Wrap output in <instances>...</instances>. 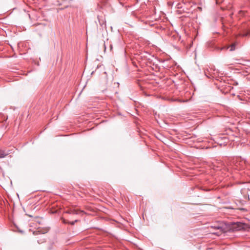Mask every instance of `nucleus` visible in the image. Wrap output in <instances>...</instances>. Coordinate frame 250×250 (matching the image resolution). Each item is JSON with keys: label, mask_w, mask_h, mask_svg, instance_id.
<instances>
[{"label": "nucleus", "mask_w": 250, "mask_h": 250, "mask_svg": "<svg viewBox=\"0 0 250 250\" xmlns=\"http://www.w3.org/2000/svg\"><path fill=\"white\" fill-rule=\"evenodd\" d=\"M235 49V46L234 45H232L230 46V51H233Z\"/></svg>", "instance_id": "obj_8"}, {"label": "nucleus", "mask_w": 250, "mask_h": 250, "mask_svg": "<svg viewBox=\"0 0 250 250\" xmlns=\"http://www.w3.org/2000/svg\"><path fill=\"white\" fill-rule=\"evenodd\" d=\"M250 34V23L246 22L242 25L240 28L239 35L246 37Z\"/></svg>", "instance_id": "obj_2"}, {"label": "nucleus", "mask_w": 250, "mask_h": 250, "mask_svg": "<svg viewBox=\"0 0 250 250\" xmlns=\"http://www.w3.org/2000/svg\"><path fill=\"white\" fill-rule=\"evenodd\" d=\"M49 230V229L48 228H44V229H40L37 232H34V234H37L38 232L41 234H44L46 232H47Z\"/></svg>", "instance_id": "obj_4"}, {"label": "nucleus", "mask_w": 250, "mask_h": 250, "mask_svg": "<svg viewBox=\"0 0 250 250\" xmlns=\"http://www.w3.org/2000/svg\"><path fill=\"white\" fill-rule=\"evenodd\" d=\"M246 228V224L239 222H232L229 225V229L232 231H239L245 229Z\"/></svg>", "instance_id": "obj_1"}, {"label": "nucleus", "mask_w": 250, "mask_h": 250, "mask_svg": "<svg viewBox=\"0 0 250 250\" xmlns=\"http://www.w3.org/2000/svg\"><path fill=\"white\" fill-rule=\"evenodd\" d=\"M63 223H66V222L64 220Z\"/></svg>", "instance_id": "obj_11"}, {"label": "nucleus", "mask_w": 250, "mask_h": 250, "mask_svg": "<svg viewBox=\"0 0 250 250\" xmlns=\"http://www.w3.org/2000/svg\"><path fill=\"white\" fill-rule=\"evenodd\" d=\"M244 163H245V162L243 161L236 162V165H235V167H236L235 168L238 169L239 170L244 168Z\"/></svg>", "instance_id": "obj_3"}, {"label": "nucleus", "mask_w": 250, "mask_h": 250, "mask_svg": "<svg viewBox=\"0 0 250 250\" xmlns=\"http://www.w3.org/2000/svg\"><path fill=\"white\" fill-rule=\"evenodd\" d=\"M216 0V2H217V0Z\"/></svg>", "instance_id": "obj_12"}, {"label": "nucleus", "mask_w": 250, "mask_h": 250, "mask_svg": "<svg viewBox=\"0 0 250 250\" xmlns=\"http://www.w3.org/2000/svg\"><path fill=\"white\" fill-rule=\"evenodd\" d=\"M67 212L70 213V214H79L80 213L83 212V211H79V210H76V209H73V210H70V211H68Z\"/></svg>", "instance_id": "obj_6"}, {"label": "nucleus", "mask_w": 250, "mask_h": 250, "mask_svg": "<svg viewBox=\"0 0 250 250\" xmlns=\"http://www.w3.org/2000/svg\"><path fill=\"white\" fill-rule=\"evenodd\" d=\"M8 153L6 152L4 150L0 149V158H3L8 155Z\"/></svg>", "instance_id": "obj_5"}, {"label": "nucleus", "mask_w": 250, "mask_h": 250, "mask_svg": "<svg viewBox=\"0 0 250 250\" xmlns=\"http://www.w3.org/2000/svg\"><path fill=\"white\" fill-rule=\"evenodd\" d=\"M241 13H244V11H240V14H241Z\"/></svg>", "instance_id": "obj_10"}, {"label": "nucleus", "mask_w": 250, "mask_h": 250, "mask_svg": "<svg viewBox=\"0 0 250 250\" xmlns=\"http://www.w3.org/2000/svg\"><path fill=\"white\" fill-rule=\"evenodd\" d=\"M77 221H78V220H76L75 221L71 222H70V223L71 225H74L75 223V222H77Z\"/></svg>", "instance_id": "obj_9"}, {"label": "nucleus", "mask_w": 250, "mask_h": 250, "mask_svg": "<svg viewBox=\"0 0 250 250\" xmlns=\"http://www.w3.org/2000/svg\"><path fill=\"white\" fill-rule=\"evenodd\" d=\"M211 227L214 228L215 229L220 230V231H223V228L220 226H212Z\"/></svg>", "instance_id": "obj_7"}]
</instances>
